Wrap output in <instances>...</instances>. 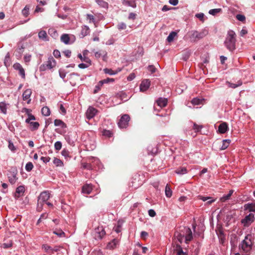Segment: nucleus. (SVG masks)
<instances>
[{"mask_svg":"<svg viewBox=\"0 0 255 255\" xmlns=\"http://www.w3.org/2000/svg\"><path fill=\"white\" fill-rule=\"evenodd\" d=\"M174 236L180 243L182 242L184 238L185 239L186 243L191 241L193 238L192 233L190 228L184 226L180 227L179 231L175 232Z\"/></svg>","mask_w":255,"mask_h":255,"instance_id":"obj_1","label":"nucleus"},{"mask_svg":"<svg viewBox=\"0 0 255 255\" xmlns=\"http://www.w3.org/2000/svg\"><path fill=\"white\" fill-rule=\"evenodd\" d=\"M236 33L232 30L228 31L225 41V45L227 48L231 51L236 49Z\"/></svg>","mask_w":255,"mask_h":255,"instance_id":"obj_2","label":"nucleus"},{"mask_svg":"<svg viewBox=\"0 0 255 255\" xmlns=\"http://www.w3.org/2000/svg\"><path fill=\"white\" fill-rule=\"evenodd\" d=\"M253 238L251 234L247 235L245 239L242 241L241 245H239L240 251H242L245 253L249 252L252 248Z\"/></svg>","mask_w":255,"mask_h":255,"instance_id":"obj_3","label":"nucleus"},{"mask_svg":"<svg viewBox=\"0 0 255 255\" xmlns=\"http://www.w3.org/2000/svg\"><path fill=\"white\" fill-rule=\"evenodd\" d=\"M50 197V194L48 191H44L40 193L37 200V209L40 211L44 204L46 202Z\"/></svg>","mask_w":255,"mask_h":255,"instance_id":"obj_4","label":"nucleus"},{"mask_svg":"<svg viewBox=\"0 0 255 255\" xmlns=\"http://www.w3.org/2000/svg\"><path fill=\"white\" fill-rule=\"evenodd\" d=\"M208 32L206 30H204L201 32L197 31H192L189 34V37L191 41H196L204 37H205Z\"/></svg>","mask_w":255,"mask_h":255,"instance_id":"obj_5","label":"nucleus"},{"mask_svg":"<svg viewBox=\"0 0 255 255\" xmlns=\"http://www.w3.org/2000/svg\"><path fill=\"white\" fill-rule=\"evenodd\" d=\"M56 66V61L52 57H50L47 61L41 65L39 69L40 71H45L47 69H51Z\"/></svg>","mask_w":255,"mask_h":255,"instance_id":"obj_6","label":"nucleus"},{"mask_svg":"<svg viewBox=\"0 0 255 255\" xmlns=\"http://www.w3.org/2000/svg\"><path fill=\"white\" fill-rule=\"evenodd\" d=\"M130 120V117L127 114L123 115L118 122V126L120 128H126L128 126V122Z\"/></svg>","mask_w":255,"mask_h":255,"instance_id":"obj_7","label":"nucleus"},{"mask_svg":"<svg viewBox=\"0 0 255 255\" xmlns=\"http://www.w3.org/2000/svg\"><path fill=\"white\" fill-rule=\"evenodd\" d=\"M255 221L254 215L250 213L246 216L245 218L241 220V223L244 225V227H249Z\"/></svg>","mask_w":255,"mask_h":255,"instance_id":"obj_8","label":"nucleus"},{"mask_svg":"<svg viewBox=\"0 0 255 255\" xmlns=\"http://www.w3.org/2000/svg\"><path fill=\"white\" fill-rule=\"evenodd\" d=\"M17 174V170L16 168H11V170L9 171V173L8 174V178L9 182L11 184H14L16 180H17V177H16Z\"/></svg>","mask_w":255,"mask_h":255,"instance_id":"obj_9","label":"nucleus"},{"mask_svg":"<svg viewBox=\"0 0 255 255\" xmlns=\"http://www.w3.org/2000/svg\"><path fill=\"white\" fill-rule=\"evenodd\" d=\"M98 111L95 108L90 107L86 112V117L88 119L93 118L97 114Z\"/></svg>","mask_w":255,"mask_h":255,"instance_id":"obj_10","label":"nucleus"},{"mask_svg":"<svg viewBox=\"0 0 255 255\" xmlns=\"http://www.w3.org/2000/svg\"><path fill=\"white\" fill-rule=\"evenodd\" d=\"M150 85V81L148 79L143 80L140 85V90L141 92L146 91Z\"/></svg>","mask_w":255,"mask_h":255,"instance_id":"obj_11","label":"nucleus"},{"mask_svg":"<svg viewBox=\"0 0 255 255\" xmlns=\"http://www.w3.org/2000/svg\"><path fill=\"white\" fill-rule=\"evenodd\" d=\"M25 192V187L24 186H19L17 187L15 192L14 196L16 199L23 196Z\"/></svg>","mask_w":255,"mask_h":255,"instance_id":"obj_12","label":"nucleus"},{"mask_svg":"<svg viewBox=\"0 0 255 255\" xmlns=\"http://www.w3.org/2000/svg\"><path fill=\"white\" fill-rule=\"evenodd\" d=\"M31 93H32L31 90V89H26L23 93V94H22L23 100H24V101L28 100L27 102V104H29L31 101V99H30V97L31 95Z\"/></svg>","mask_w":255,"mask_h":255,"instance_id":"obj_13","label":"nucleus"},{"mask_svg":"<svg viewBox=\"0 0 255 255\" xmlns=\"http://www.w3.org/2000/svg\"><path fill=\"white\" fill-rule=\"evenodd\" d=\"M228 129V125L226 123H222L218 128V131L221 133H225Z\"/></svg>","mask_w":255,"mask_h":255,"instance_id":"obj_14","label":"nucleus"},{"mask_svg":"<svg viewBox=\"0 0 255 255\" xmlns=\"http://www.w3.org/2000/svg\"><path fill=\"white\" fill-rule=\"evenodd\" d=\"M157 105L160 107H164L167 105V99L166 98H160L157 101Z\"/></svg>","mask_w":255,"mask_h":255,"instance_id":"obj_15","label":"nucleus"},{"mask_svg":"<svg viewBox=\"0 0 255 255\" xmlns=\"http://www.w3.org/2000/svg\"><path fill=\"white\" fill-rule=\"evenodd\" d=\"M92 187L90 184H86L82 187V191L84 194H89L92 191Z\"/></svg>","mask_w":255,"mask_h":255,"instance_id":"obj_16","label":"nucleus"},{"mask_svg":"<svg viewBox=\"0 0 255 255\" xmlns=\"http://www.w3.org/2000/svg\"><path fill=\"white\" fill-rule=\"evenodd\" d=\"M38 37L39 39H42L45 41L48 40V35L46 32L44 30H41L39 32Z\"/></svg>","mask_w":255,"mask_h":255,"instance_id":"obj_17","label":"nucleus"},{"mask_svg":"<svg viewBox=\"0 0 255 255\" xmlns=\"http://www.w3.org/2000/svg\"><path fill=\"white\" fill-rule=\"evenodd\" d=\"M244 208L250 212H255V203L246 204L244 205Z\"/></svg>","mask_w":255,"mask_h":255,"instance_id":"obj_18","label":"nucleus"},{"mask_svg":"<svg viewBox=\"0 0 255 255\" xmlns=\"http://www.w3.org/2000/svg\"><path fill=\"white\" fill-rule=\"evenodd\" d=\"M60 40L66 44L69 43L70 37L68 34H63L61 36Z\"/></svg>","mask_w":255,"mask_h":255,"instance_id":"obj_19","label":"nucleus"},{"mask_svg":"<svg viewBox=\"0 0 255 255\" xmlns=\"http://www.w3.org/2000/svg\"><path fill=\"white\" fill-rule=\"evenodd\" d=\"M48 34L51 36L53 38L56 39L58 36V34L56 29L53 28L48 29Z\"/></svg>","mask_w":255,"mask_h":255,"instance_id":"obj_20","label":"nucleus"},{"mask_svg":"<svg viewBox=\"0 0 255 255\" xmlns=\"http://www.w3.org/2000/svg\"><path fill=\"white\" fill-rule=\"evenodd\" d=\"M123 4L125 5L129 6L132 7H136V3L134 0H124Z\"/></svg>","mask_w":255,"mask_h":255,"instance_id":"obj_21","label":"nucleus"},{"mask_svg":"<svg viewBox=\"0 0 255 255\" xmlns=\"http://www.w3.org/2000/svg\"><path fill=\"white\" fill-rule=\"evenodd\" d=\"M54 125L55 126H60L62 128H66V125L61 120L56 119L54 121Z\"/></svg>","mask_w":255,"mask_h":255,"instance_id":"obj_22","label":"nucleus"},{"mask_svg":"<svg viewBox=\"0 0 255 255\" xmlns=\"http://www.w3.org/2000/svg\"><path fill=\"white\" fill-rule=\"evenodd\" d=\"M90 32V29L88 26H84L82 27L81 34L82 35L83 37H84L86 35H87Z\"/></svg>","mask_w":255,"mask_h":255,"instance_id":"obj_23","label":"nucleus"},{"mask_svg":"<svg viewBox=\"0 0 255 255\" xmlns=\"http://www.w3.org/2000/svg\"><path fill=\"white\" fill-rule=\"evenodd\" d=\"M177 33L175 31H172L170 33L169 35L168 36L167 38V41L168 42H171L173 41V40L174 39V37L177 36Z\"/></svg>","mask_w":255,"mask_h":255,"instance_id":"obj_24","label":"nucleus"},{"mask_svg":"<svg viewBox=\"0 0 255 255\" xmlns=\"http://www.w3.org/2000/svg\"><path fill=\"white\" fill-rule=\"evenodd\" d=\"M227 84H228V87L230 88H232L235 89L239 86H240L242 85V82L241 81H238L237 84L232 83L230 82H227Z\"/></svg>","mask_w":255,"mask_h":255,"instance_id":"obj_25","label":"nucleus"},{"mask_svg":"<svg viewBox=\"0 0 255 255\" xmlns=\"http://www.w3.org/2000/svg\"><path fill=\"white\" fill-rule=\"evenodd\" d=\"M230 143V140L229 139H224L222 141V145L221 148V150H224L226 149Z\"/></svg>","mask_w":255,"mask_h":255,"instance_id":"obj_26","label":"nucleus"},{"mask_svg":"<svg viewBox=\"0 0 255 255\" xmlns=\"http://www.w3.org/2000/svg\"><path fill=\"white\" fill-rule=\"evenodd\" d=\"M42 114L44 116H48L50 114V111L47 107H44L41 109Z\"/></svg>","mask_w":255,"mask_h":255,"instance_id":"obj_27","label":"nucleus"},{"mask_svg":"<svg viewBox=\"0 0 255 255\" xmlns=\"http://www.w3.org/2000/svg\"><path fill=\"white\" fill-rule=\"evenodd\" d=\"M165 192V195L167 197L170 198L171 197L172 192L168 184H167L166 185Z\"/></svg>","mask_w":255,"mask_h":255,"instance_id":"obj_28","label":"nucleus"},{"mask_svg":"<svg viewBox=\"0 0 255 255\" xmlns=\"http://www.w3.org/2000/svg\"><path fill=\"white\" fill-rule=\"evenodd\" d=\"M175 172L178 174H184L187 172V170L185 167H181L177 169Z\"/></svg>","mask_w":255,"mask_h":255,"instance_id":"obj_29","label":"nucleus"},{"mask_svg":"<svg viewBox=\"0 0 255 255\" xmlns=\"http://www.w3.org/2000/svg\"><path fill=\"white\" fill-rule=\"evenodd\" d=\"M175 251H176V255H187L185 253L183 252L182 249L179 245H177Z\"/></svg>","mask_w":255,"mask_h":255,"instance_id":"obj_30","label":"nucleus"},{"mask_svg":"<svg viewBox=\"0 0 255 255\" xmlns=\"http://www.w3.org/2000/svg\"><path fill=\"white\" fill-rule=\"evenodd\" d=\"M78 57L81 59V61H84L85 63L89 64L91 63V60L88 57L84 56H82L80 53L78 55Z\"/></svg>","mask_w":255,"mask_h":255,"instance_id":"obj_31","label":"nucleus"},{"mask_svg":"<svg viewBox=\"0 0 255 255\" xmlns=\"http://www.w3.org/2000/svg\"><path fill=\"white\" fill-rule=\"evenodd\" d=\"M96 1L101 7L107 8L108 6V3L103 0H96Z\"/></svg>","mask_w":255,"mask_h":255,"instance_id":"obj_32","label":"nucleus"},{"mask_svg":"<svg viewBox=\"0 0 255 255\" xmlns=\"http://www.w3.org/2000/svg\"><path fill=\"white\" fill-rule=\"evenodd\" d=\"M103 84H104L103 82L102 81V80L98 82V84L95 87L94 93L96 94V93H98L101 90V88Z\"/></svg>","mask_w":255,"mask_h":255,"instance_id":"obj_33","label":"nucleus"},{"mask_svg":"<svg viewBox=\"0 0 255 255\" xmlns=\"http://www.w3.org/2000/svg\"><path fill=\"white\" fill-rule=\"evenodd\" d=\"M203 101V99H200L198 98H194L192 101L191 103L194 105H199L202 104Z\"/></svg>","mask_w":255,"mask_h":255,"instance_id":"obj_34","label":"nucleus"},{"mask_svg":"<svg viewBox=\"0 0 255 255\" xmlns=\"http://www.w3.org/2000/svg\"><path fill=\"white\" fill-rule=\"evenodd\" d=\"M0 110L1 112L4 114H6L7 112V108L6 106V104L4 102H0Z\"/></svg>","mask_w":255,"mask_h":255,"instance_id":"obj_35","label":"nucleus"},{"mask_svg":"<svg viewBox=\"0 0 255 255\" xmlns=\"http://www.w3.org/2000/svg\"><path fill=\"white\" fill-rule=\"evenodd\" d=\"M97 233L99 234L98 237L102 238L106 234L105 231L102 228L98 227L97 229Z\"/></svg>","mask_w":255,"mask_h":255,"instance_id":"obj_36","label":"nucleus"},{"mask_svg":"<svg viewBox=\"0 0 255 255\" xmlns=\"http://www.w3.org/2000/svg\"><path fill=\"white\" fill-rule=\"evenodd\" d=\"M29 124L31 127V130H35L37 129L39 127V124L38 122H31L29 123Z\"/></svg>","mask_w":255,"mask_h":255,"instance_id":"obj_37","label":"nucleus"},{"mask_svg":"<svg viewBox=\"0 0 255 255\" xmlns=\"http://www.w3.org/2000/svg\"><path fill=\"white\" fill-rule=\"evenodd\" d=\"M233 193V191L232 190H230L229 191V193L226 195H225V196H223L221 198V201L222 202H225L226 201V200H228L230 199V197L231 196V195H232Z\"/></svg>","mask_w":255,"mask_h":255,"instance_id":"obj_38","label":"nucleus"},{"mask_svg":"<svg viewBox=\"0 0 255 255\" xmlns=\"http://www.w3.org/2000/svg\"><path fill=\"white\" fill-rule=\"evenodd\" d=\"M42 248L47 253L50 254H52L51 252H52V248H51L50 246H48L47 244H44V245H42Z\"/></svg>","mask_w":255,"mask_h":255,"instance_id":"obj_39","label":"nucleus"},{"mask_svg":"<svg viewBox=\"0 0 255 255\" xmlns=\"http://www.w3.org/2000/svg\"><path fill=\"white\" fill-rule=\"evenodd\" d=\"M29 8L30 6L28 5H26L22 9V13L25 17H27L28 15Z\"/></svg>","mask_w":255,"mask_h":255,"instance_id":"obj_40","label":"nucleus"},{"mask_svg":"<svg viewBox=\"0 0 255 255\" xmlns=\"http://www.w3.org/2000/svg\"><path fill=\"white\" fill-rule=\"evenodd\" d=\"M24 47L23 46V45H22L20 47L17 48L16 50H15V55L16 56H19L20 57L21 56V54L24 51Z\"/></svg>","mask_w":255,"mask_h":255,"instance_id":"obj_41","label":"nucleus"},{"mask_svg":"<svg viewBox=\"0 0 255 255\" xmlns=\"http://www.w3.org/2000/svg\"><path fill=\"white\" fill-rule=\"evenodd\" d=\"M82 167L83 168L88 170H93V165L91 163H83Z\"/></svg>","mask_w":255,"mask_h":255,"instance_id":"obj_42","label":"nucleus"},{"mask_svg":"<svg viewBox=\"0 0 255 255\" xmlns=\"http://www.w3.org/2000/svg\"><path fill=\"white\" fill-rule=\"evenodd\" d=\"M87 20H89V23H94L95 22V18L94 15L91 14H87Z\"/></svg>","mask_w":255,"mask_h":255,"instance_id":"obj_43","label":"nucleus"},{"mask_svg":"<svg viewBox=\"0 0 255 255\" xmlns=\"http://www.w3.org/2000/svg\"><path fill=\"white\" fill-rule=\"evenodd\" d=\"M222 9L221 8H215L210 9L209 11V13L213 15H216L217 13L221 11Z\"/></svg>","mask_w":255,"mask_h":255,"instance_id":"obj_44","label":"nucleus"},{"mask_svg":"<svg viewBox=\"0 0 255 255\" xmlns=\"http://www.w3.org/2000/svg\"><path fill=\"white\" fill-rule=\"evenodd\" d=\"M53 163L54 164H55L57 166H61L63 165L62 161L57 158H55L53 160Z\"/></svg>","mask_w":255,"mask_h":255,"instance_id":"obj_45","label":"nucleus"},{"mask_svg":"<svg viewBox=\"0 0 255 255\" xmlns=\"http://www.w3.org/2000/svg\"><path fill=\"white\" fill-rule=\"evenodd\" d=\"M104 71L106 74H108L111 75H115L117 73V72H114V71L112 70V69L109 68H105L104 69Z\"/></svg>","mask_w":255,"mask_h":255,"instance_id":"obj_46","label":"nucleus"},{"mask_svg":"<svg viewBox=\"0 0 255 255\" xmlns=\"http://www.w3.org/2000/svg\"><path fill=\"white\" fill-rule=\"evenodd\" d=\"M33 167V164L31 162H28L25 166V169L27 171H30Z\"/></svg>","mask_w":255,"mask_h":255,"instance_id":"obj_47","label":"nucleus"},{"mask_svg":"<svg viewBox=\"0 0 255 255\" xmlns=\"http://www.w3.org/2000/svg\"><path fill=\"white\" fill-rule=\"evenodd\" d=\"M22 111L23 112L24 111L28 114V118L29 119V120H35V118L33 115L28 113L29 110L28 109L23 108L22 110Z\"/></svg>","mask_w":255,"mask_h":255,"instance_id":"obj_48","label":"nucleus"},{"mask_svg":"<svg viewBox=\"0 0 255 255\" xmlns=\"http://www.w3.org/2000/svg\"><path fill=\"white\" fill-rule=\"evenodd\" d=\"M54 147L56 150H59L62 148V143L60 141H56L54 144Z\"/></svg>","mask_w":255,"mask_h":255,"instance_id":"obj_49","label":"nucleus"},{"mask_svg":"<svg viewBox=\"0 0 255 255\" xmlns=\"http://www.w3.org/2000/svg\"><path fill=\"white\" fill-rule=\"evenodd\" d=\"M103 134L105 136L110 137L112 136L113 133L110 130H104L103 131Z\"/></svg>","mask_w":255,"mask_h":255,"instance_id":"obj_50","label":"nucleus"},{"mask_svg":"<svg viewBox=\"0 0 255 255\" xmlns=\"http://www.w3.org/2000/svg\"><path fill=\"white\" fill-rule=\"evenodd\" d=\"M53 233L58 236L61 237L62 235H64L65 233L61 230H58L53 231Z\"/></svg>","mask_w":255,"mask_h":255,"instance_id":"obj_51","label":"nucleus"},{"mask_svg":"<svg viewBox=\"0 0 255 255\" xmlns=\"http://www.w3.org/2000/svg\"><path fill=\"white\" fill-rule=\"evenodd\" d=\"M203 128L202 126H199L197 125L196 124H194L193 129L195 130L196 132H198L200 131V130Z\"/></svg>","mask_w":255,"mask_h":255,"instance_id":"obj_52","label":"nucleus"},{"mask_svg":"<svg viewBox=\"0 0 255 255\" xmlns=\"http://www.w3.org/2000/svg\"><path fill=\"white\" fill-rule=\"evenodd\" d=\"M236 17V18L240 21L244 22L246 20V17L244 15L237 14Z\"/></svg>","mask_w":255,"mask_h":255,"instance_id":"obj_53","label":"nucleus"},{"mask_svg":"<svg viewBox=\"0 0 255 255\" xmlns=\"http://www.w3.org/2000/svg\"><path fill=\"white\" fill-rule=\"evenodd\" d=\"M91 65V63H90V64L87 63H81L78 65V67H79V68H80L81 69H84V68H86L88 67Z\"/></svg>","mask_w":255,"mask_h":255,"instance_id":"obj_54","label":"nucleus"},{"mask_svg":"<svg viewBox=\"0 0 255 255\" xmlns=\"http://www.w3.org/2000/svg\"><path fill=\"white\" fill-rule=\"evenodd\" d=\"M118 28L119 30L125 29L127 27V25L125 23L122 22L118 24L117 25Z\"/></svg>","mask_w":255,"mask_h":255,"instance_id":"obj_55","label":"nucleus"},{"mask_svg":"<svg viewBox=\"0 0 255 255\" xmlns=\"http://www.w3.org/2000/svg\"><path fill=\"white\" fill-rule=\"evenodd\" d=\"M69 151L66 149H64L62 151V155L65 157H69Z\"/></svg>","mask_w":255,"mask_h":255,"instance_id":"obj_56","label":"nucleus"},{"mask_svg":"<svg viewBox=\"0 0 255 255\" xmlns=\"http://www.w3.org/2000/svg\"><path fill=\"white\" fill-rule=\"evenodd\" d=\"M8 148L12 151H14L16 149L13 143L10 141L8 142Z\"/></svg>","mask_w":255,"mask_h":255,"instance_id":"obj_57","label":"nucleus"},{"mask_svg":"<svg viewBox=\"0 0 255 255\" xmlns=\"http://www.w3.org/2000/svg\"><path fill=\"white\" fill-rule=\"evenodd\" d=\"M102 81L103 82V84L108 83L109 82H113L114 81V79L113 78H108L102 80Z\"/></svg>","mask_w":255,"mask_h":255,"instance_id":"obj_58","label":"nucleus"},{"mask_svg":"<svg viewBox=\"0 0 255 255\" xmlns=\"http://www.w3.org/2000/svg\"><path fill=\"white\" fill-rule=\"evenodd\" d=\"M148 70L151 72V73H154L155 72L156 68L153 65H149L148 67Z\"/></svg>","mask_w":255,"mask_h":255,"instance_id":"obj_59","label":"nucleus"},{"mask_svg":"<svg viewBox=\"0 0 255 255\" xmlns=\"http://www.w3.org/2000/svg\"><path fill=\"white\" fill-rule=\"evenodd\" d=\"M247 33H248V30L244 27H243V28L242 29V30L240 32V36L243 37Z\"/></svg>","mask_w":255,"mask_h":255,"instance_id":"obj_60","label":"nucleus"},{"mask_svg":"<svg viewBox=\"0 0 255 255\" xmlns=\"http://www.w3.org/2000/svg\"><path fill=\"white\" fill-rule=\"evenodd\" d=\"M53 54L55 57L57 58H59L61 56L60 53L58 50H54Z\"/></svg>","mask_w":255,"mask_h":255,"instance_id":"obj_61","label":"nucleus"},{"mask_svg":"<svg viewBox=\"0 0 255 255\" xmlns=\"http://www.w3.org/2000/svg\"><path fill=\"white\" fill-rule=\"evenodd\" d=\"M148 215L151 217H154L156 215V213L154 210L150 209L148 210Z\"/></svg>","mask_w":255,"mask_h":255,"instance_id":"obj_62","label":"nucleus"},{"mask_svg":"<svg viewBox=\"0 0 255 255\" xmlns=\"http://www.w3.org/2000/svg\"><path fill=\"white\" fill-rule=\"evenodd\" d=\"M31 55H29V54H28V55H27V54L25 55L24 56V61H25V62H29V61H30V60H31Z\"/></svg>","mask_w":255,"mask_h":255,"instance_id":"obj_63","label":"nucleus"},{"mask_svg":"<svg viewBox=\"0 0 255 255\" xmlns=\"http://www.w3.org/2000/svg\"><path fill=\"white\" fill-rule=\"evenodd\" d=\"M204 14L203 13H197L196 14V17L198 18L200 20L203 21Z\"/></svg>","mask_w":255,"mask_h":255,"instance_id":"obj_64","label":"nucleus"}]
</instances>
